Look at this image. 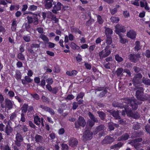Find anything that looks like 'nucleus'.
<instances>
[{
	"mask_svg": "<svg viewBox=\"0 0 150 150\" xmlns=\"http://www.w3.org/2000/svg\"><path fill=\"white\" fill-rule=\"evenodd\" d=\"M120 39V42L123 44H125L126 42V39L123 38L122 37V35H119Z\"/></svg>",
	"mask_w": 150,
	"mask_h": 150,
	"instance_id": "09e8293b",
	"label": "nucleus"
},
{
	"mask_svg": "<svg viewBox=\"0 0 150 150\" xmlns=\"http://www.w3.org/2000/svg\"><path fill=\"white\" fill-rule=\"evenodd\" d=\"M140 128V126L139 124L137 123L134 124L132 126V129L134 130H137Z\"/></svg>",
	"mask_w": 150,
	"mask_h": 150,
	"instance_id": "a19ab883",
	"label": "nucleus"
},
{
	"mask_svg": "<svg viewBox=\"0 0 150 150\" xmlns=\"http://www.w3.org/2000/svg\"><path fill=\"white\" fill-rule=\"evenodd\" d=\"M69 143L70 146L74 147L77 145L78 142L76 138L71 137L69 139Z\"/></svg>",
	"mask_w": 150,
	"mask_h": 150,
	"instance_id": "aec40b11",
	"label": "nucleus"
},
{
	"mask_svg": "<svg viewBox=\"0 0 150 150\" xmlns=\"http://www.w3.org/2000/svg\"><path fill=\"white\" fill-rule=\"evenodd\" d=\"M13 131V129L11 126H6L5 132L8 136L10 135Z\"/></svg>",
	"mask_w": 150,
	"mask_h": 150,
	"instance_id": "5701e85b",
	"label": "nucleus"
},
{
	"mask_svg": "<svg viewBox=\"0 0 150 150\" xmlns=\"http://www.w3.org/2000/svg\"><path fill=\"white\" fill-rule=\"evenodd\" d=\"M24 79L27 83H31L33 81V79H31L29 76H25V77Z\"/></svg>",
	"mask_w": 150,
	"mask_h": 150,
	"instance_id": "4d7b16f0",
	"label": "nucleus"
},
{
	"mask_svg": "<svg viewBox=\"0 0 150 150\" xmlns=\"http://www.w3.org/2000/svg\"><path fill=\"white\" fill-rule=\"evenodd\" d=\"M104 28L105 29V32L106 36H110V35L112 34V29L106 27H105Z\"/></svg>",
	"mask_w": 150,
	"mask_h": 150,
	"instance_id": "a878e982",
	"label": "nucleus"
},
{
	"mask_svg": "<svg viewBox=\"0 0 150 150\" xmlns=\"http://www.w3.org/2000/svg\"><path fill=\"white\" fill-rule=\"evenodd\" d=\"M114 138L109 136H107L102 141L103 144H108L112 143L114 141Z\"/></svg>",
	"mask_w": 150,
	"mask_h": 150,
	"instance_id": "ddd939ff",
	"label": "nucleus"
},
{
	"mask_svg": "<svg viewBox=\"0 0 150 150\" xmlns=\"http://www.w3.org/2000/svg\"><path fill=\"white\" fill-rule=\"evenodd\" d=\"M30 95L32 96V97L34 98L36 100H39L40 99V97L39 95L37 93H35L34 94H31Z\"/></svg>",
	"mask_w": 150,
	"mask_h": 150,
	"instance_id": "bf43d9fd",
	"label": "nucleus"
},
{
	"mask_svg": "<svg viewBox=\"0 0 150 150\" xmlns=\"http://www.w3.org/2000/svg\"><path fill=\"white\" fill-rule=\"evenodd\" d=\"M40 44H37L34 43H33L30 45V47L28 49V51L34 54L35 53V51L33 50L34 48H38L40 47Z\"/></svg>",
	"mask_w": 150,
	"mask_h": 150,
	"instance_id": "2eb2a0df",
	"label": "nucleus"
},
{
	"mask_svg": "<svg viewBox=\"0 0 150 150\" xmlns=\"http://www.w3.org/2000/svg\"><path fill=\"white\" fill-rule=\"evenodd\" d=\"M124 70L121 67L117 68V70L115 71L116 74L118 76L121 77L122 75V72Z\"/></svg>",
	"mask_w": 150,
	"mask_h": 150,
	"instance_id": "bb28decb",
	"label": "nucleus"
},
{
	"mask_svg": "<svg viewBox=\"0 0 150 150\" xmlns=\"http://www.w3.org/2000/svg\"><path fill=\"white\" fill-rule=\"evenodd\" d=\"M17 58L21 60H24L25 59V57L24 55L21 53H19L17 55Z\"/></svg>",
	"mask_w": 150,
	"mask_h": 150,
	"instance_id": "37998d69",
	"label": "nucleus"
},
{
	"mask_svg": "<svg viewBox=\"0 0 150 150\" xmlns=\"http://www.w3.org/2000/svg\"><path fill=\"white\" fill-rule=\"evenodd\" d=\"M109 90L108 87H97L95 90V93L97 94V96L100 98H102L105 96Z\"/></svg>",
	"mask_w": 150,
	"mask_h": 150,
	"instance_id": "7ed1b4c3",
	"label": "nucleus"
},
{
	"mask_svg": "<svg viewBox=\"0 0 150 150\" xmlns=\"http://www.w3.org/2000/svg\"><path fill=\"white\" fill-rule=\"evenodd\" d=\"M119 120H118V122L119 124L121 125H125L127 124L125 120L121 119Z\"/></svg>",
	"mask_w": 150,
	"mask_h": 150,
	"instance_id": "774afa93",
	"label": "nucleus"
},
{
	"mask_svg": "<svg viewBox=\"0 0 150 150\" xmlns=\"http://www.w3.org/2000/svg\"><path fill=\"white\" fill-rule=\"evenodd\" d=\"M16 140L15 141V144L18 146H20L23 140L22 136L19 133H17L16 135Z\"/></svg>",
	"mask_w": 150,
	"mask_h": 150,
	"instance_id": "0eeeda50",
	"label": "nucleus"
},
{
	"mask_svg": "<svg viewBox=\"0 0 150 150\" xmlns=\"http://www.w3.org/2000/svg\"><path fill=\"white\" fill-rule=\"evenodd\" d=\"M23 39L25 41L27 42H29L30 41V37L28 35L24 36Z\"/></svg>",
	"mask_w": 150,
	"mask_h": 150,
	"instance_id": "ea45409f",
	"label": "nucleus"
},
{
	"mask_svg": "<svg viewBox=\"0 0 150 150\" xmlns=\"http://www.w3.org/2000/svg\"><path fill=\"white\" fill-rule=\"evenodd\" d=\"M39 37L45 43H47L49 41V40L47 37L43 34H41L40 35Z\"/></svg>",
	"mask_w": 150,
	"mask_h": 150,
	"instance_id": "c85d7f7f",
	"label": "nucleus"
},
{
	"mask_svg": "<svg viewBox=\"0 0 150 150\" xmlns=\"http://www.w3.org/2000/svg\"><path fill=\"white\" fill-rule=\"evenodd\" d=\"M127 36L132 39H134L136 35L135 32L133 30H131L127 33Z\"/></svg>",
	"mask_w": 150,
	"mask_h": 150,
	"instance_id": "412c9836",
	"label": "nucleus"
},
{
	"mask_svg": "<svg viewBox=\"0 0 150 150\" xmlns=\"http://www.w3.org/2000/svg\"><path fill=\"white\" fill-rule=\"evenodd\" d=\"M37 8V6L34 5L30 6L28 8V10L31 11H34L36 10Z\"/></svg>",
	"mask_w": 150,
	"mask_h": 150,
	"instance_id": "603ef678",
	"label": "nucleus"
},
{
	"mask_svg": "<svg viewBox=\"0 0 150 150\" xmlns=\"http://www.w3.org/2000/svg\"><path fill=\"white\" fill-rule=\"evenodd\" d=\"M28 108V105H25L23 107H22L21 108L22 113H25V114Z\"/></svg>",
	"mask_w": 150,
	"mask_h": 150,
	"instance_id": "c03bdc74",
	"label": "nucleus"
},
{
	"mask_svg": "<svg viewBox=\"0 0 150 150\" xmlns=\"http://www.w3.org/2000/svg\"><path fill=\"white\" fill-rule=\"evenodd\" d=\"M4 100V98L3 95L2 94H0V103L1 104V107L2 108H5L3 102Z\"/></svg>",
	"mask_w": 150,
	"mask_h": 150,
	"instance_id": "72a5a7b5",
	"label": "nucleus"
},
{
	"mask_svg": "<svg viewBox=\"0 0 150 150\" xmlns=\"http://www.w3.org/2000/svg\"><path fill=\"white\" fill-rule=\"evenodd\" d=\"M86 124V122L84 118L80 116L77 121L74 123L75 127L77 129L81 127L83 128Z\"/></svg>",
	"mask_w": 150,
	"mask_h": 150,
	"instance_id": "20e7f679",
	"label": "nucleus"
},
{
	"mask_svg": "<svg viewBox=\"0 0 150 150\" xmlns=\"http://www.w3.org/2000/svg\"><path fill=\"white\" fill-rule=\"evenodd\" d=\"M27 18L29 23H33L35 25H37L38 23V19L37 15L35 14L32 17L28 16Z\"/></svg>",
	"mask_w": 150,
	"mask_h": 150,
	"instance_id": "6e6552de",
	"label": "nucleus"
},
{
	"mask_svg": "<svg viewBox=\"0 0 150 150\" xmlns=\"http://www.w3.org/2000/svg\"><path fill=\"white\" fill-rule=\"evenodd\" d=\"M84 96V93L83 92H81L79 93L76 98V100L79 99V98L82 99Z\"/></svg>",
	"mask_w": 150,
	"mask_h": 150,
	"instance_id": "864d4df0",
	"label": "nucleus"
},
{
	"mask_svg": "<svg viewBox=\"0 0 150 150\" xmlns=\"http://www.w3.org/2000/svg\"><path fill=\"white\" fill-rule=\"evenodd\" d=\"M16 76L17 79H20L21 78V74L20 71H18L16 72Z\"/></svg>",
	"mask_w": 150,
	"mask_h": 150,
	"instance_id": "338daca9",
	"label": "nucleus"
},
{
	"mask_svg": "<svg viewBox=\"0 0 150 150\" xmlns=\"http://www.w3.org/2000/svg\"><path fill=\"white\" fill-rule=\"evenodd\" d=\"M93 132H91V130L86 129L83 136V140L84 142L91 139L92 138Z\"/></svg>",
	"mask_w": 150,
	"mask_h": 150,
	"instance_id": "423d86ee",
	"label": "nucleus"
},
{
	"mask_svg": "<svg viewBox=\"0 0 150 150\" xmlns=\"http://www.w3.org/2000/svg\"><path fill=\"white\" fill-rule=\"evenodd\" d=\"M107 38L106 40V42L108 45H110L112 42V38L111 36H106Z\"/></svg>",
	"mask_w": 150,
	"mask_h": 150,
	"instance_id": "c9c22d12",
	"label": "nucleus"
},
{
	"mask_svg": "<svg viewBox=\"0 0 150 150\" xmlns=\"http://www.w3.org/2000/svg\"><path fill=\"white\" fill-rule=\"evenodd\" d=\"M135 46L134 48V50L135 51H138L140 50L141 48L140 46V42L139 41H137L135 42Z\"/></svg>",
	"mask_w": 150,
	"mask_h": 150,
	"instance_id": "2f4dec72",
	"label": "nucleus"
},
{
	"mask_svg": "<svg viewBox=\"0 0 150 150\" xmlns=\"http://www.w3.org/2000/svg\"><path fill=\"white\" fill-rule=\"evenodd\" d=\"M97 112L100 119L102 120H104L106 117V114L103 112L101 111H98Z\"/></svg>",
	"mask_w": 150,
	"mask_h": 150,
	"instance_id": "b1692460",
	"label": "nucleus"
},
{
	"mask_svg": "<svg viewBox=\"0 0 150 150\" xmlns=\"http://www.w3.org/2000/svg\"><path fill=\"white\" fill-rule=\"evenodd\" d=\"M115 58L116 60L118 62H122L123 60V58L120 57L118 54H116L115 56Z\"/></svg>",
	"mask_w": 150,
	"mask_h": 150,
	"instance_id": "79ce46f5",
	"label": "nucleus"
},
{
	"mask_svg": "<svg viewBox=\"0 0 150 150\" xmlns=\"http://www.w3.org/2000/svg\"><path fill=\"white\" fill-rule=\"evenodd\" d=\"M115 32L118 35H122L121 33H124L126 30L124 26L119 24H117L115 27Z\"/></svg>",
	"mask_w": 150,
	"mask_h": 150,
	"instance_id": "1a4fd4ad",
	"label": "nucleus"
},
{
	"mask_svg": "<svg viewBox=\"0 0 150 150\" xmlns=\"http://www.w3.org/2000/svg\"><path fill=\"white\" fill-rule=\"evenodd\" d=\"M39 108H41L42 110L47 112V110L48 107L45 106L43 105H40L39 106Z\"/></svg>",
	"mask_w": 150,
	"mask_h": 150,
	"instance_id": "69168bd1",
	"label": "nucleus"
},
{
	"mask_svg": "<svg viewBox=\"0 0 150 150\" xmlns=\"http://www.w3.org/2000/svg\"><path fill=\"white\" fill-rule=\"evenodd\" d=\"M1 150H11L8 144H6L4 146H1Z\"/></svg>",
	"mask_w": 150,
	"mask_h": 150,
	"instance_id": "8fccbe9b",
	"label": "nucleus"
},
{
	"mask_svg": "<svg viewBox=\"0 0 150 150\" xmlns=\"http://www.w3.org/2000/svg\"><path fill=\"white\" fill-rule=\"evenodd\" d=\"M47 43L48 44V47L51 48H54L56 45L55 44L52 42H48Z\"/></svg>",
	"mask_w": 150,
	"mask_h": 150,
	"instance_id": "6e6d98bb",
	"label": "nucleus"
},
{
	"mask_svg": "<svg viewBox=\"0 0 150 150\" xmlns=\"http://www.w3.org/2000/svg\"><path fill=\"white\" fill-rule=\"evenodd\" d=\"M41 99L43 102L48 103L49 102L50 99L47 97H46L44 96H42Z\"/></svg>",
	"mask_w": 150,
	"mask_h": 150,
	"instance_id": "49530a36",
	"label": "nucleus"
},
{
	"mask_svg": "<svg viewBox=\"0 0 150 150\" xmlns=\"http://www.w3.org/2000/svg\"><path fill=\"white\" fill-rule=\"evenodd\" d=\"M109 45H107L105 47L104 49L105 52V53L107 56L111 53V51L109 49Z\"/></svg>",
	"mask_w": 150,
	"mask_h": 150,
	"instance_id": "f704fd0d",
	"label": "nucleus"
},
{
	"mask_svg": "<svg viewBox=\"0 0 150 150\" xmlns=\"http://www.w3.org/2000/svg\"><path fill=\"white\" fill-rule=\"evenodd\" d=\"M144 134V132L142 131L139 132H134L132 134L131 136L132 138H134L142 137Z\"/></svg>",
	"mask_w": 150,
	"mask_h": 150,
	"instance_id": "6ab92c4d",
	"label": "nucleus"
},
{
	"mask_svg": "<svg viewBox=\"0 0 150 150\" xmlns=\"http://www.w3.org/2000/svg\"><path fill=\"white\" fill-rule=\"evenodd\" d=\"M13 102L8 98H6L5 100V108H7L8 110H10L13 108Z\"/></svg>",
	"mask_w": 150,
	"mask_h": 150,
	"instance_id": "9b49d317",
	"label": "nucleus"
},
{
	"mask_svg": "<svg viewBox=\"0 0 150 150\" xmlns=\"http://www.w3.org/2000/svg\"><path fill=\"white\" fill-rule=\"evenodd\" d=\"M29 22L25 23L24 24V25L25 26V28L26 30V31L29 32L30 30V25Z\"/></svg>",
	"mask_w": 150,
	"mask_h": 150,
	"instance_id": "e433bc0d",
	"label": "nucleus"
},
{
	"mask_svg": "<svg viewBox=\"0 0 150 150\" xmlns=\"http://www.w3.org/2000/svg\"><path fill=\"white\" fill-rule=\"evenodd\" d=\"M105 128L104 125L101 124L98 126L96 127L94 130L93 131L94 135H96L99 132L103 130Z\"/></svg>",
	"mask_w": 150,
	"mask_h": 150,
	"instance_id": "a211bd4d",
	"label": "nucleus"
},
{
	"mask_svg": "<svg viewBox=\"0 0 150 150\" xmlns=\"http://www.w3.org/2000/svg\"><path fill=\"white\" fill-rule=\"evenodd\" d=\"M142 82L146 85H150V79L147 78L143 77L142 79Z\"/></svg>",
	"mask_w": 150,
	"mask_h": 150,
	"instance_id": "cd10ccee",
	"label": "nucleus"
},
{
	"mask_svg": "<svg viewBox=\"0 0 150 150\" xmlns=\"http://www.w3.org/2000/svg\"><path fill=\"white\" fill-rule=\"evenodd\" d=\"M111 22L117 23L119 20V18L117 17H112L110 19Z\"/></svg>",
	"mask_w": 150,
	"mask_h": 150,
	"instance_id": "a18cd8bd",
	"label": "nucleus"
},
{
	"mask_svg": "<svg viewBox=\"0 0 150 150\" xmlns=\"http://www.w3.org/2000/svg\"><path fill=\"white\" fill-rule=\"evenodd\" d=\"M97 20L99 24H101L103 23V20L100 16L98 15L97 16Z\"/></svg>",
	"mask_w": 150,
	"mask_h": 150,
	"instance_id": "5fc2aeb1",
	"label": "nucleus"
},
{
	"mask_svg": "<svg viewBox=\"0 0 150 150\" xmlns=\"http://www.w3.org/2000/svg\"><path fill=\"white\" fill-rule=\"evenodd\" d=\"M78 105L79 104L77 102H74L73 104V106L72 107V109L74 110H76L78 107Z\"/></svg>",
	"mask_w": 150,
	"mask_h": 150,
	"instance_id": "0e129e2a",
	"label": "nucleus"
},
{
	"mask_svg": "<svg viewBox=\"0 0 150 150\" xmlns=\"http://www.w3.org/2000/svg\"><path fill=\"white\" fill-rule=\"evenodd\" d=\"M104 53V50H102V51L100 52L99 53L98 55L100 57V59H102L103 58H105L107 57V56L105 53Z\"/></svg>",
	"mask_w": 150,
	"mask_h": 150,
	"instance_id": "473e14b6",
	"label": "nucleus"
},
{
	"mask_svg": "<svg viewBox=\"0 0 150 150\" xmlns=\"http://www.w3.org/2000/svg\"><path fill=\"white\" fill-rule=\"evenodd\" d=\"M131 117L135 119H138L140 117V115L137 112H135L131 114Z\"/></svg>",
	"mask_w": 150,
	"mask_h": 150,
	"instance_id": "4c0bfd02",
	"label": "nucleus"
},
{
	"mask_svg": "<svg viewBox=\"0 0 150 150\" xmlns=\"http://www.w3.org/2000/svg\"><path fill=\"white\" fill-rule=\"evenodd\" d=\"M47 112H49L52 115H54L55 114V112L54 110L52 108L49 107L47 109Z\"/></svg>",
	"mask_w": 150,
	"mask_h": 150,
	"instance_id": "13d9d810",
	"label": "nucleus"
},
{
	"mask_svg": "<svg viewBox=\"0 0 150 150\" xmlns=\"http://www.w3.org/2000/svg\"><path fill=\"white\" fill-rule=\"evenodd\" d=\"M122 100L124 101L123 103H124L127 104L128 108H126L125 106L124 107L122 105L119 106V105H116V106L120 108H124L125 110H123L122 112V115L123 116L125 115V112L128 111L127 109L129 110H136L138 108V105L142 103L141 102H139L138 101L135 100L133 98H124L122 99Z\"/></svg>",
	"mask_w": 150,
	"mask_h": 150,
	"instance_id": "f257e3e1",
	"label": "nucleus"
},
{
	"mask_svg": "<svg viewBox=\"0 0 150 150\" xmlns=\"http://www.w3.org/2000/svg\"><path fill=\"white\" fill-rule=\"evenodd\" d=\"M140 57L139 54H130L129 56V59L134 63L137 62L139 58Z\"/></svg>",
	"mask_w": 150,
	"mask_h": 150,
	"instance_id": "f8f14e48",
	"label": "nucleus"
},
{
	"mask_svg": "<svg viewBox=\"0 0 150 150\" xmlns=\"http://www.w3.org/2000/svg\"><path fill=\"white\" fill-rule=\"evenodd\" d=\"M132 81L135 85L140 84L141 83L140 79L137 78L135 76H134L133 78Z\"/></svg>",
	"mask_w": 150,
	"mask_h": 150,
	"instance_id": "c756f323",
	"label": "nucleus"
},
{
	"mask_svg": "<svg viewBox=\"0 0 150 150\" xmlns=\"http://www.w3.org/2000/svg\"><path fill=\"white\" fill-rule=\"evenodd\" d=\"M7 95L10 98H11L14 96L15 93L13 91H8Z\"/></svg>",
	"mask_w": 150,
	"mask_h": 150,
	"instance_id": "680f3d73",
	"label": "nucleus"
},
{
	"mask_svg": "<svg viewBox=\"0 0 150 150\" xmlns=\"http://www.w3.org/2000/svg\"><path fill=\"white\" fill-rule=\"evenodd\" d=\"M137 90L136 92V96L138 100L141 101H144L146 98L144 95V88L142 87H137Z\"/></svg>",
	"mask_w": 150,
	"mask_h": 150,
	"instance_id": "39448f33",
	"label": "nucleus"
},
{
	"mask_svg": "<svg viewBox=\"0 0 150 150\" xmlns=\"http://www.w3.org/2000/svg\"><path fill=\"white\" fill-rule=\"evenodd\" d=\"M108 127L110 130L111 131L113 130L114 129V124L112 123H110L108 124Z\"/></svg>",
	"mask_w": 150,
	"mask_h": 150,
	"instance_id": "e2e57ef3",
	"label": "nucleus"
},
{
	"mask_svg": "<svg viewBox=\"0 0 150 150\" xmlns=\"http://www.w3.org/2000/svg\"><path fill=\"white\" fill-rule=\"evenodd\" d=\"M129 137V134L126 133L122 135L121 136L119 137L117 139L118 141H122L123 140H126L128 139Z\"/></svg>",
	"mask_w": 150,
	"mask_h": 150,
	"instance_id": "4be33fe9",
	"label": "nucleus"
},
{
	"mask_svg": "<svg viewBox=\"0 0 150 150\" xmlns=\"http://www.w3.org/2000/svg\"><path fill=\"white\" fill-rule=\"evenodd\" d=\"M26 118L25 116V113H22L21 114V118L20 119V121L22 122H25Z\"/></svg>",
	"mask_w": 150,
	"mask_h": 150,
	"instance_id": "de8ad7c7",
	"label": "nucleus"
},
{
	"mask_svg": "<svg viewBox=\"0 0 150 150\" xmlns=\"http://www.w3.org/2000/svg\"><path fill=\"white\" fill-rule=\"evenodd\" d=\"M46 82L48 83L47 85H50L52 84L53 81L52 78H49L47 79Z\"/></svg>",
	"mask_w": 150,
	"mask_h": 150,
	"instance_id": "052dcab7",
	"label": "nucleus"
},
{
	"mask_svg": "<svg viewBox=\"0 0 150 150\" xmlns=\"http://www.w3.org/2000/svg\"><path fill=\"white\" fill-rule=\"evenodd\" d=\"M34 121L36 125H39L41 122V119H40L38 116H37L34 118Z\"/></svg>",
	"mask_w": 150,
	"mask_h": 150,
	"instance_id": "7c9ffc66",
	"label": "nucleus"
},
{
	"mask_svg": "<svg viewBox=\"0 0 150 150\" xmlns=\"http://www.w3.org/2000/svg\"><path fill=\"white\" fill-rule=\"evenodd\" d=\"M108 112L112 115L114 118L116 119H120L121 117L119 115V111L117 110L115 111L112 110H110L108 111Z\"/></svg>",
	"mask_w": 150,
	"mask_h": 150,
	"instance_id": "4468645a",
	"label": "nucleus"
},
{
	"mask_svg": "<svg viewBox=\"0 0 150 150\" xmlns=\"http://www.w3.org/2000/svg\"><path fill=\"white\" fill-rule=\"evenodd\" d=\"M88 115L91 120L88 121L87 124L86 125L85 129L91 130L92 127L94 125L95 122H98L99 120L91 112H88Z\"/></svg>",
	"mask_w": 150,
	"mask_h": 150,
	"instance_id": "f03ea898",
	"label": "nucleus"
},
{
	"mask_svg": "<svg viewBox=\"0 0 150 150\" xmlns=\"http://www.w3.org/2000/svg\"><path fill=\"white\" fill-rule=\"evenodd\" d=\"M94 22V20L93 19L91 18V16L90 19L86 22V26H89L91 25Z\"/></svg>",
	"mask_w": 150,
	"mask_h": 150,
	"instance_id": "58836bf2",
	"label": "nucleus"
},
{
	"mask_svg": "<svg viewBox=\"0 0 150 150\" xmlns=\"http://www.w3.org/2000/svg\"><path fill=\"white\" fill-rule=\"evenodd\" d=\"M45 3V6L46 9H49L52 6L53 4V0H44Z\"/></svg>",
	"mask_w": 150,
	"mask_h": 150,
	"instance_id": "f3484780",
	"label": "nucleus"
},
{
	"mask_svg": "<svg viewBox=\"0 0 150 150\" xmlns=\"http://www.w3.org/2000/svg\"><path fill=\"white\" fill-rule=\"evenodd\" d=\"M17 117V114L15 112L13 113L10 117V120L11 121H14V119Z\"/></svg>",
	"mask_w": 150,
	"mask_h": 150,
	"instance_id": "3c124183",
	"label": "nucleus"
},
{
	"mask_svg": "<svg viewBox=\"0 0 150 150\" xmlns=\"http://www.w3.org/2000/svg\"><path fill=\"white\" fill-rule=\"evenodd\" d=\"M34 139L36 142L41 143L42 142L43 138L41 136L37 134L35 136Z\"/></svg>",
	"mask_w": 150,
	"mask_h": 150,
	"instance_id": "393cba45",
	"label": "nucleus"
},
{
	"mask_svg": "<svg viewBox=\"0 0 150 150\" xmlns=\"http://www.w3.org/2000/svg\"><path fill=\"white\" fill-rule=\"evenodd\" d=\"M46 87L49 91L54 94H56L58 91V88L57 87L52 88L51 86L49 85H47Z\"/></svg>",
	"mask_w": 150,
	"mask_h": 150,
	"instance_id": "dca6fc26",
	"label": "nucleus"
},
{
	"mask_svg": "<svg viewBox=\"0 0 150 150\" xmlns=\"http://www.w3.org/2000/svg\"><path fill=\"white\" fill-rule=\"evenodd\" d=\"M53 4L54 5L53 7V9L52 10V12L54 14H57V11L60 10L61 8V6H63L62 4L59 2H58L56 4L55 2H53Z\"/></svg>",
	"mask_w": 150,
	"mask_h": 150,
	"instance_id": "9d476101",
	"label": "nucleus"
}]
</instances>
